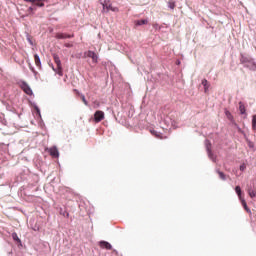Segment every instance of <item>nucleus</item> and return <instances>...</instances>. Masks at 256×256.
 <instances>
[{"label": "nucleus", "mask_w": 256, "mask_h": 256, "mask_svg": "<svg viewBox=\"0 0 256 256\" xmlns=\"http://www.w3.org/2000/svg\"><path fill=\"white\" fill-rule=\"evenodd\" d=\"M53 58L57 65V68L52 67L53 71L55 73H57V75H59V77H63V66L61 65V59L59 58V56L57 54H54Z\"/></svg>", "instance_id": "2"}, {"label": "nucleus", "mask_w": 256, "mask_h": 256, "mask_svg": "<svg viewBox=\"0 0 256 256\" xmlns=\"http://www.w3.org/2000/svg\"><path fill=\"white\" fill-rule=\"evenodd\" d=\"M225 115L228 119H233V115H231V112H229L228 110L225 111Z\"/></svg>", "instance_id": "26"}, {"label": "nucleus", "mask_w": 256, "mask_h": 256, "mask_svg": "<svg viewBox=\"0 0 256 256\" xmlns=\"http://www.w3.org/2000/svg\"><path fill=\"white\" fill-rule=\"evenodd\" d=\"M245 169H247L245 164L240 165V171H245Z\"/></svg>", "instance_id": "29"}, {"label": "nucleus", "mask_w": 256, "mask_h": 256, "mask_svg": "<svg viewBox=\"0 0 256 256\" xmlns=\"http://www.w3.org/2000/svg\"><path fill=\"white\" fill-rule=\"evenodd\" d=\"M87 57H90V59H92L93 63H97L99 57L97 56V54H95L94 51H91L89 50L87 53H86Z\"/></svg>", "instance_id": "9"}, {"label": "nucleus", "mask_w": 256, "mask_h": 256, "mask_svg": "<svg viewBox=\"0 0 256 256\" xmlns=\"http://www.w3.org/2000/svg\"><path fill=\"white\" fill-rule=\"evenodd\" d=\"M73 37V35H69V34H57L56 35V39H71Z\"/></svg>", "instance_id": "12"}, {"label": "nucleus", "mask_w": 256, "mask_h": 256, "mask_svg": "<svg viewBox=\"0 0 256 256\" xmlns=\"http://www.w3.org/2000/svg\"><path fill=\"white\" fill-rule=\"evenodd\" d=\"M240 201H241L242 207H244L245 211H247V213H251V209H249V207L247 206V202L244 200V198H242Z\"/></svg>", "instance_id": "16"}, {"label": "nucleus", "mask_w": 256, "mask_h": 256, "mask_svg": "<svg viewBox=\"0 0 256 256\" xmlns=\"http://www.w3.org/2000/svg\"><path fill=\"white\" fill-rule=\"evenodd\" d=\"M239 111L240 115H247V109L245 108V104L243 102H239Z\"/></svg>", "instance_id": "11"}, {"label": "nucleus", "mask_w": 256, "mask_h": 256, "mask_svg": "<svg viewBox=\"0 0 256 256\" xmlns=\"http://www.w3.org/2000/svg\"><path fill=\"white\" fill-rule=\"evenodd\" d=\"M248 195H249V197H251V199H255V197H256V192H255V190L249 188V189H248Z\"/></svg>", "instance_id": "20"}, {"label": "nucleus", "mask_w": 256, "mask_h": 256, "mask_svg": "<svg viewBox=\"0 0 256 256\" xmlns=\"http://www.w3.org/2000/svg\"><path fill=\"white\" fill-rule=\"evenodd\" d=\"M235 192H236V194L238 195V197H239V199H240V201H241V199H243V197L241 196L242 195V191H241V186H236L235 187Z\"/></svg>", "instance_id": "18"}, {"label": "nucleus", "mask_w": 256, "mask_h": 256, "mask_svg": "<svg viewBox=\"0 0 256 256\" xmlns=\"http://www.w3.org/2000/svg\"><path fill=\"white\" fill-rule=\"evenodd\" d=\"M252 129L256 131V114L252 116Z\"/></svg>", "instance_id": "21"}, {"label": "nucleus", "mask_w": 256, "mask_h": 256, "mask_svg": "<svg viewBox=\"0 0 256 256\" xmlns=\"http://www.w3.org/2000/svg\"><path fill=\"white\" fill-rule=\"evenodd\" d=\"M100 3L104 9V11L108 12V11H117V8H113L111 6V1L109 0H100Z\"/></svg>", "instance_id": "4"}, {"label": "nucleus", "mask_w": 256, "mask_h": 256, "mask_svg": "<svg viewBox=\"0 0 256 256\" xmlns=\"http://www.w3.org/2000/svg\"><path fill=\"white\" fill-rule=\"evenodd\" d=\"M34 61L36 66L41 67V57H39L38 54L34 55Z\"/></svg>", "instance_id": "17"}, {"label": "nucleus", "mask_w": 256, "mask_h": 256, "mask_svg": "<svg viewBox=\"0 0 256 256\" xmlns=\"http://www.w3.org/2000/svg\"><path fill=\"white\" fill-rule=\"evenodd\" d=\"M65 47H67V48L69 49V48L73 47V44L66 43V44H65Z\"/></svg>", "instance_id": "30"}, {"label": "nucleus", "mask_w": 256, "mask_h": 256, "mask_svg": "<svg viewBox=\"0 0 256 256\" xmlns=\"http://www.w3.org/2000/svg\"><path fill=\"white\" fill-rule=\"evenodd\" d=\"M181 64V61H178V65H180Z\"/></svg>", "instance_id": "36"}, {"label": "nucleus", "mask_w": 256, "mask_h": 256, "mask_svg": "<svg viewBox=\"0 0 256 256\" xmlns=\"http://www.w3.org/2000/svg\"><path fill=\"white\" fill-rule=\"evenodd\" d=\"M103 119H105V112H103L101 110L96 111L94 114V121L96 123H99V122L103 121Z\"/></svg>", "instance_id": "6"}, {"label": "nucleus", "mask_w": 256, "mask_h": 256, "mask_svg": "<svg viewBox=\"0 0 256 256\" xmlns=\"http://www.w3.org/2000/svg\"><path fill=\"white\" fill-rule=\"evenodd\" d=\"M205 145H206V151H207L209 159H211V161H213V163H215V161H217V158L215 157V154H213V152H211V142H209V140H206Z\"/></svg>", "instance_id": "3"}, {"label": "nucleus", "mask_w": 256, "mask_h": 256, "mask_svg": "<svg viewBox=\"0 0 256 256\" xmlns=\"http://www.w3.org/2000/svg\"><path fill=\"white\" fill-rule=\"evenodd\" d=\"M32 71H33L34 75L37 76V72L35 71V69L32 68Z\"/></svg>", "instance_id": "34"}, {"label": "nucleus", "mask_w": 256, "mask_h": 256, "mask_svg": "<svg viewBox=\"0 0 256 256\" xmlns=\"http://www.w3.org/2000/svg\"><path fill=\"white\" fill-rule=\"evenodd\" d=\"M49 153L51 157H59V150L57 149V146H53L52 148L49 149Z\"/></svg>", "instance_id": "10"}, {"label": "nucleus", "mask_w": 256, "mask_h": 256, "mask_svg": "<svg viewBox=\"0 0 256 256\" xmlns=\"http://www.w3.org/2000/svg\"><path fill=\"white\" fill-rule=\"evenodd\" d=\"M27 41L30 43V45H33V41H31V38H27Z\"/></svg>", "instance_id": "33"}, {"label": "nucleus", "mask_w": 256, "mask_h": 256, "mask_svg": "<svg viewBox=\"0 0 256 256\" xmlns=\"http://www.w3.org/2000/svg\"><path fill=\"white\" fill-rule=\"evenodd\" d=\"M202 85L204 87L205 93H207V90L209 89V82L207 81V79L202 80Z\"/></svg>", "instance_id": "19"}, {"label": "nucleus", "mask_w": 256, "mask_h": 256, "mask_svg": "<svg viewBox=\"0 0 256 256\" xmlns=\"http://www.w3.org/2000/svg\"><path fill=\"white\" fill-rule=\"evenodd\" d=\"M32 106L34 107L39 119H41V109H39V106H37V103L33 102Z\"/></svg>", "instance_id": "15"}, {"label": "nucleus", "mask_w": 256, "mask_h": 256, "mask_svg": "<svg viewBox=\"0 0 256 256\" xmlns=\"http://www.w3.org/2000/svg\"><path fill=\"white\" fill-rule=\"evenodd\" d=\"M240 63L243 65V67L249 69V71H256V62L253 57L241 54Z\"/></svg>", "instance_id": "1"}, {"label": "nucleus", "mask_w": 256, "mask_h": 256, "mask_svg": "<svg viewBox=\"0 0 256 256\" xmlns=\"http://www.w3.org/2000/svg\"><path fill=\"white\" fill-rule=\"evenodd\" d=\"M160 127L166 130L169 129V127H171V119L169 117H166L163 120H161Z\"/></svg>", "instance_id": "7"}, {"label": "nucleus", "mask_w": 256, "mask_h": 256, "mask_svg": "<svg viewBox=\"0 0 256 256\" xmlns=\"http://www.w3.org/2000/svg\"><path fill=\"white\" fill-rule=\"evenodd\" d=\"M82 101L84 103V105H89V102H87V99H85V95H82Z\"/></svg>", "instance_id": "27"}, {"label": "nucleus", "mask_w": 256, "mask_h": 256, "mask_svg": "<svg viewBox=\"0 0 256 256\" xmlns=\"http://www.w3.org/2000/svg\"><path fill=\"white\" fill-rule=\"evenodd\" d=\"M154 29H161V26H159V24H154Z\"/></svg>", "instance_id": "31"}, {"label": "nucleus", "mask_w": 256, "mask_h": 256, "mask_svg": "<svg viewBox=\"0 0 256 256\" xmlns=\"http://www.w3.org/2000/svg\"><path fill=\"white\" fill-rule=\"evenodd\" d=\"M12 239H13V241H15L16 243H18V245H21V239H20L19 236L17 235V232H13V233H12Z\"/></svg>", "instance_id": "13"}, {"label": "nucleus", "mask_w": 256, "mask_h": 256, "mask_svg": "<svg viewBox=\"0 0 256 256\" xmlns=\"http://www.w3.org/2000/svg\"><path fill=\"white\" fill-rule=\"evenodd\" d=\"M41 1L42 0H36V2H34V5H36L37 7H45V3Z\"/></svg>", "instance_id": "25"}, {"label": "nucleus", "mask_w": 256, "mask_h": 256, "mask_svg": "<svg viewBox=\"0 0 256 256\" xmlns=\"http://www.w3.org/2000/svg\"><path fill=\"white\" fill-rule=\"evenodd\" d=\"M29 11H33V7L32 6L29 7Z\"/></svg>", "instance_id": "35"}, {"label": "nucleus", "mask_w": 256, "mask_h": 256, "mask_svg": "<svg viewBox=\"0 0 256 256\" xmlns=\"http://www.w3.org/2000/svg\"><path fill=\"white\" fill-rule=\"evenodd\" d=\"M99 245L101 247V249H107L108 251H111V249H113V246L111 245V243L102 240L99 242Z\"/></svg>", "instance_id": "8"}, {"label": "nucleus", "mask_w": 256, "mask_h": 256, "mask_svg": "<svg viewBox=\"0 0 256 256\" xmlns=\"http://www.w3.org/2000/svg\"><path fill=\"white\" fill-rule=\"evenodd\" d=\"M147 23H149V20H147V19H141V20H137V21L135 22V25L141 26V25H147Z\"/></svg>", "instance_id": "14"}, {"label": "nucleus", "mask_w": 256, "mask_h": 256, "mask_svg": "<svg viewBox=\"0 0 256 256\" xmlns=\"http://www.w3.org/2000/svg\"><path fill=\"white\" fill-rule=\"evenodd\" d=\"M168 8L173 11V9H175V1L169 0L168 1Z\"/></svg>", "instance_id": "23"}, {"label": "nucleus", "mask_w": 256, "mask_h": 256, "mask_svg": "<svg viewBox=\"0 0 256 256\" xmlns=\"http://www.w3.org/2000/svg\"><path fill=\"white\" fill-rule=\"evenodd\" d=\"M248 147H250V149H253L255 145L253 144V142L248 141Z\"/></svg>", "instance_id": "28"}, {"label": "nucleus", "mask_w": 256, "mask_h": 256, "mask_svg": "<svg viewBox=\"0 0 256 256\" xmlns=\"http://www.w3.org/2000/svg\"><path fill=\"white\" fill-rule=\"evenodd\" d=\"M20 87L26 93V95H33V90L31 89V86L27 84L25 81L20 82Z\"/></svg>", "instance_id": "5"}, {"label": "nucleus", "mask_w": 256, "mask_h": 256, "mask_svg": "<svg viewBox=\"0 0 256 256\" xmlns=\"http://www.w3.org/2000/svg\"><path fill=\"white\" fill-rule=\"evenodd\" d=\"M150 133L157 137V139H161V133L157 132V130H151Z\"/></svg>", "instance_id": "24"}, {"label": "nucleus", "mask_w": 256, "mask_h": 256, "mask_svg": "<svg viewBox=\"0 0 256 256\" xmlns=\"http://www.w3.org/2000/svg\"><path fill=\"white\" fill-rule=\"evenodd\" d=\"M217 173H218L220 179H222V181H227V177L225 176V173H223L219 170H217Z\"/></svg>", "instance_id": "22"}, {"label": "nucleus", "mask_w": 256, "mask_h": 256, "mask_svg": "<svg viewBox=\"0 0 256 256\" xmlns=\"http://www.w3.org/2000/svg\"><path fill=\"white\" fill-rule=\"evenodd\" d=\"M61 213V215H66V217H69V213H67V212H60Z\"/></svg>", "instance_id": "32"}]
</instances>
